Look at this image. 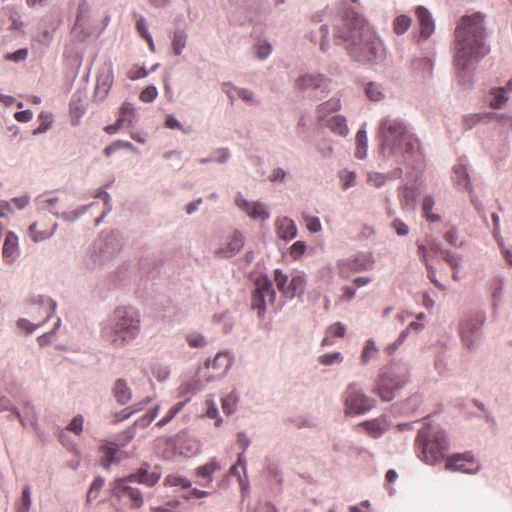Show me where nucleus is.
<instances>
[{"instance_id": "obj_1", "label": "nucleus", "mask_w": 512, "mask_h": 512, "mask_svg": "<svg viewBox=\"0 0 512 512\" xmlns=\"http://www.w3.org/2000/svg\"><path fill=\"white\" fill-rule=\"evenodd\" d=\"M484 15L480 12L460 18L455 29L454 64L457 70L466 71L488 52Z\"/></svg>"}, {"instance_id": "obj_2", "label": "nucleus", "mask_w": 512, "mask_h": 512, "mask_svg": "<svg viewBox=\"0 0 512 512\" xmlns=\"http://www.w3.org/2000/svg\"><path fill=\"white\" fill-rule=\"evenodd\" d=\"M346 24L348 31L344 36V46L348 54L358 62L375 60L383 43L367 20L351 11L347 14Z\"/></svg>"}, {"instance_id": "obj_3", "label": "nucleus", "mask_w": 512, "mask_h": 512, "mask_svg": "<svg viewBox=\"0 0 512 512\" xmlns=\"http://www.w3.org/2000/svg\"><path fill=\"white\" fill-rule=\"evenodd\" d=\"M140 331L139 314L133 308L118 307L103 324L101 337L116 348L133 341Z\"/></svg>"}, {"instance_id": "obj_4", "label": "nucleus", "mask_w": 512, "mask_h": 512, "mask_svg": "<svg viewBox=\"0 0 512 512\" xmlns=\"http://www.w3.org/2000/svg\"><path fill=\"white\" fill-rule=\"evenodd\" d=\"M415 447L422 461L434 465L443 459L448 449V441L443 431L427 426L419 430Z\"/></svg>"}, {"instance_id": "obj_5", "label": "nucleus", "mask_w": 512, "mask_h": 512, "mask_svg": "<svg viewBox=\"0 0 512 512\" xmlns=\"http://www.w3.org/2000/svg\"><path fill=\"white\" fill-rule=\"evenodd\" d=\"M408 380V371L406 368L391 365L386 367L380 374L375 392L383 401H391L395 397V392L399 390Z\"/></svg>"}, {"instance_id": "obj_6", "label": "nucleus", "mask_w": 512, "mask_h": 512, "mask_svg": "<svg viewBox=\"0 0 512 512\" xmlns=\"http://www.w3.org/2000/svg\"><path fill=\"white\" fill-rule=\"evenodd\" d=\"M380 135L383 151L388 150L390 154L396 153L403 143L409 148L412 147L410 137L406 133V127L400 120L384 119L380 125ZM406 151H408V148H406Z\"/></svg>"}, {"instance_id": "obj_7", "label": "nucleus", "mask_w": 512, "mask_h": 512, "mask_svg": "<svg viewBox=\"0 0 512 512\" xmlns=\"http://www.w3.org/2000/svg\"><path fill=\"white\" fill-rule=\"evenodd\" d=\"M252 293V309L257 311L258 317L263 318L266 312V305L273 304L276 293L272 281L267 276H260L255 280Z\"/></svg>"}, {"instance_id": "obj_8", "label": "nucleus", "mask_w": 512, "mask_h": 512, "mask_svg": "<svg viewBox=\"0 0 512 512\" xmlns=\"http://www.w3.org/2000/svg\"><path fill=\"white\" fill-rule=\"evenodd\" d=\"M374 407V400L366 396L356 384H350L345 391L344 412L346 415H360Z\"/></svg>"}, {"instance_id": "obj_9", "label": "nucleus", "mask_w": 512, "mask_h": 512, "mask_svg": "<svg viewBox=\"0 0 512 512\" xmlns=\"http://www.w3.org/2000/svg\"><path fill=\"white\" fill-rule=\"evenodd\" d=\"M234 202L252 220L266 221L270 218L267 205L261 201H249L239 192L236 194Z\"/></svg>"}, {"instance_id": "obj_10", "label": "nucleus", "mask_w": 512, "mask_h": 512, "mask_svg": "<svg viewBox=\"0 0 512 512\" xmlns=\"http://www.w3.org/2000/svg\"><path fill=\"white\" fill-rule=\"evenodd\" d=\"M445 468L450 471L476 473L480 465L471 452L456 453L446 459Z\"/></svg>"}, {"instance_id": "obj_11", "label": "nucleus", "mask_w": 512, "mask_h": 512, "mask_svg": "<svg viewBox=\"0 0 512 512\" xmlns=\"http://www.w3.org/2000/svg\"><path fill=\"white\" fill-rule=\"evenodd\" d=\"M131 483L126 477L114 481L112 494L117 498H129L133 508H140L143 505V496L138 488L129 485Z\"/></svg>"}, {"instance_id": "obj_12", "label": "nucleus", "mask_w": 512, "mask_h": 512, "mask_svg": "<svg viewBox=\"0 0 512 512\" xmlns=\"http://www.w3.org/2000/svg\"><path fill=\"white\" fill-rule=\"evenodd\" d=\"M484 322V316L477 314L473 317L465 319L460 326L462 341L467 347H471L478 339L479 330Z\"/></svg>"}, {"instance_id": "obj_13", "label": "nucleus", "mask_w": 512, "mask_h": 512, "mask_svg": "<svg viewBox=\"0 0 512 512\" xmlns=\"http://www.w3.org/2000/svg\"><path fill=\"white\" fill-rule=\"evenodd\" d=\"M113 85V71L111 65H107L98 72L93 97L102 102L106 99Z\"/></svg>"}, {"instance_id": "obj_14", "label": "nucleus", "mask_w": 512, "mask_h": 512, "mask_svg": "<svg viewBox=\"0 0 512 512\" xmlns=\"http://www.w3.org/2000/svg\"><path fill=\"white\" fill-rule=\"evenodd\" d=\"M233 362L234 358L229 352H219L213 360L207 359L205 362L206 368H212L218 371L216 376L209 377L207 381L224 377L228 370L232 367Z\"/></svg>"}, {"instance_id": "obj_15", "label": "nucleus", "mask_w": 512, "mask_h": 512, "mask_svg": "<svg viewBox=\"0 0 512 512\" xmlns=\"http://www.w3.org/2000/svg\"><path fill=\"white\" fill-rule=\"evenodd\" d=\"M244 246L243 234L235 230L233 235L223 247H219L214 251V254L218 258L228 259L238 254Z\"/></svg>"}, {"instance_id": "obj_16", "label": "nucleus", "mask_w": 512, "mask_h": 512, "mask_svg": "<svg viewBox=\"0 0 512 512\" xmlns=\"http://www.w3.org/2000/svg\"><path fill=\"white\" fill-rule=\"evenodd\" d=\"M415 15L420 26V37L424 40L428 39L435 30L434 19L427 8L417 6Z\"/></svg>"}, {"instance_id": "obj_17", "label": "nucleus", "mask_w": 512, "mask_h": 512, "mask_svg": "<svg viewBox=\"0 0 512 512\" xmlns=\"http://www.w3.org/2000/svg\"><path fill=\"white\" fill-rule=\"evenodd\" d=\"M277 236L284 241H290L297 236V227L294 221L286 216L278 217L275 220Z\"/></svg>"}, {"instance_id": "obj_18", "label": "nucleus", "mask_w": 512, "mask_h": 512, "mask_svg": "<svg viewBox=\"0 0 512 512\" xmlns=\"http://www.w3.org/2000/svg\"><path fill=\"white\" fill-rule=\"evenodd\" d=\"M95 248L98 249L102 255L98 260L94 261V264L102 265V258L112 256L119 249V245L117 243L116 237L113 234H107L98 240V242L95 244Z\"/></svg>"}, {"instance_id": "obj_19", "label": "nucleus", "mask_w": 512, "mask_h": 512, "mask_svg": "<svg viewBox=\"0 0 512 512\" xmlns=\"http://www.w3.org/2000/svg\"><path fill=\"white\" fill-rule=\"evenodd\" d=\"M322 121L324 126L336 135L345 137L349 132L346 119L342 115L322 116Z\"/></svg>"}, {"instance_id": "obj_20", "label": "nucleus", "mask_w": 512, "mask_h": 512, "mask_svg": "<svg viewBox=\"0 0 512 512\" xmlns=\"http://www.w3.org/2000/svg\"><path fill=\"white\" fill-rule=\"evenodd\" d=\"M126 478L130 482H137L148 487H152L158 483L160 475L155 472H149L145 468H140L135 473L128 475Z\"/></svg>"}, {"instance_id": "obj_21", "label": "nucleus", "mask_w": 512, "mask_h": 512, "mask_svg": "<svg viewBox=\"0 0 512 512\" xmlns=\"http://www.w3.org/2000/svg\"><path fill=\"white\" fill-rule=\"evenodd\" d=\"M112 392L115 400L120 405H126L132 398V391L126 380L122 378L115 381Z\"/></svg>"}, {"instance_id": "obj_22", "label": "nucleus", "mask_w": 512, "mask_h": 512, "mask_svg": "<svg viewBox=\"0 0 512 512\" xmlns=\"http://www.w3.org/2000/svg\"><path fill=\"white\" fill-rule=\"evenodd\" d=\"M357 427L363 428L364 431L373 438L381 436L387 429L386 422L383 419L365 421L360 423Z\"/></svg>"}, {"instance_id": "obj_23", "label": "nucleus", "mask_w": 512, "mask_h": 512, "mask_svg": "<svg viewBox=\"0 0 512 512\" xmlns=\"http://www.w3.org/2000/svg\"><path fill=\"white\" fill-rule=\"evenodd\" d=\"M295 85L302 92L314 91L320 86V79L317 76L304 74L296 79Z\"/></svg>"}, {"instance_id": "obj_24", "label": "nucleus", "mask_w": 512, "mask_h": 512, "mask_svg": "<svg viewBox=\"0 0 512 512\" xmlns=\"http://www.w3.org/2000/svg\"><path fill=\"white\" fill-rule=\"evenodd\" d=\"M18 237L15 233L9 231L7 232L4 240V245L2 249V256L4 259H10L15 257L18 251Z\"/></svg>"}, {"instance_id": "obj_25", "label": "nucleus", "mask_w": 512, "mask_h": 512, "mask_svg": "<svg viewBox=\"0 0 512 512\" xmlns=\"http://www.w3.org/2000/svg\"><path fill=\"white\" fill-rule=\"evenodd\" d=\"M453 179L459 187L463 189L470 188L469 176L465 165L458 164L454 166Z\"/></svg>"}, {"instance_id": "obj_26", "label": "nucleus", "mask_w": 512, "mask_h": 512, "mask_svg": "<svg viewBox=\"0 0 512 512\" xmlns=\"http://www.w3.org/2000/svg\"><path fill=\"white\" fill-rule=\"evenodd\" d=\"M304 286V277L300 274L294 275L288 284V291L286 297L294 298L295 296L301 295L304 292Z\"/></svg>"}, {"instance_id": "obj_27", "label": "nucleus", "mask_w": 512, "mask_h": 512, "mask_svg": "<svg viewBox=\"0 0 512 512\" xmlns=\"http://www.w3.org/2000/svg\"><path fill=\"white\" fill-rule=\"evenodd\" d=\"M356 148L355 156L358 159H364L367 154V133L364 129L358 130L355 136Z\"/></svg>"}, {"instance_id": "obj_28", "label": "nucleus", "mask_w": 512, "mask_h": 512, "mask_svg": "<svg viewBox=\"0 0 512 512\" xmlns=\"http://www.w3.org/2000/svg\"><path fill=\"white\" fill-rule=\"evenodd\" d=\"M93 205L94 203L81 205L75 210L62 212L60 219H62L66 223H73L77 221L80 217H82L84 214H86Z\"/></svg>"}, {"instance_id": "obj_29", "label": "nucleus", "mask_w": 512, "mask_h": 512, "mask_svg": "<svg viewBox=\"0 0 512 512\" xmlns=\"http://www.w3.org/2000/svg\"><path fill=\"white\" fill-rule=\"evenodd\" d=\"M37 202L41 205V208L47 209L55 217H61V213L55 209V205L59 202V198L57 196L50 195L46 197L45 195H42L37 198Z\"/></svg>"}, {"instance_id": "obj_30", "label": "nucleus", "mask_w": 512, "mask_h": 512, "mask_svg": "<svg viewBox=\"0 0 512 512\" xmlns=\"http://www.w3.org/2000/svg\"><path fill=\"white\" fill-rule=\"evenodd\" d=\"M187 42V34L182 29H177L174 31L173 39H172V49L174 54L181 55Z\"/></svg>"}, {"instance_id": "obj_31", "label": "nucleus", "mask_w": 512, "mask_h": 512, "mask_svg": "<svg viewBox=\"0 0 512 512\" xmlns=\"http://www.w3.org/2000/svg\"><path fill=\"white\" fill-rule=\"evenodd\" d=\"M150 401L149 398H146L144 401H141L135 405L127 407L126 409L115 414L114 422H121L128 419L132 414L141 411Z\"/></svg>"}, {"instance_id": "obj_32", "label": "nucleus", "mask_w": 512, "mask_h": 512, "mask_svg": "<svg viewBox=\"0 0 512 512\" xmlns=\"http://www.w3.org/2000/svg\"><path fill=\"white\" fill-rule=\"evenodd\" d=\"M506 92L509 91L505 87L492 89L490 94L493 98L490 101V107L493 109L501 108L508 100L505 96Z\"/></svg>"}, {"instance_id": "obj_33", "label": "nucleus", "mask_w": 512, "mask_h": 512, "mask_svg": "<svg viewBox=\"0 0 512 512\" xmlns=\"http://www.w3.org/2000/svg\"><path fill=\"white\" fill-rule=\"evenodd\" d=\"M412 23V19L407 15L397 16L392 23L393 31L397 35H403L408 31Z\"/></svg>"}, {"instance_id": "obj_34", "label": "nucleus", "mask_w": 512, "mask_h": 512, "mask_svg": "<svg viewBox=\"0 0 512 512\" xmlns=\"http://www.w3.org/2000/svg\"><path fill=\"white\" fill-rule=\"evenodd\" d=\"M239 401V397L236 391L230 392L222 399V409L223 412L227 415L233 414L237 409V404Z\"/></svg>"}, {"instance_id": "obj_35", "label": "nucleus", "mask_w": 512, "mask_h": 512, "mask_svg": "<svg viewBox=\"0 0 512 512\" xmlns=\"http://www.w3.org/2000/svg\"><path fill=\"white\" fill-rule=\"evenodd\" d=\"M102 196H105V209L103 210L101 216H99L96 220H95V225L98 226L100 225V223H102V221L104 220V218L112 211L113 209V206H112V200H111V196L110 194L105 191L104 189L100 188L98 189L96 192H95V195L94 197H102Z\"/></svg>"}, {"instance_id": "obj_36", "label": "nucleus", "mask_w": 512, "mask_h": 512, "mask_svg": "<svg viewBox=\"0 0 512 512\" xmlns=\"http://www.w3.org/2000/svg\"><path fill=\"white\" fill-rule=\"evenodd\" d=\"M32 504L31 499V488L29 485H25L22 491L21 498L16 504V512H29Z\"/></svg>"}, {"instance_id": "obj_37", "label": "nucleus", "mask_w": 512, "mask_h": 512, "mask_svg": "<svg viewBox=\"0 0 512 512\" xmlns=\"http://www.w3.org/2000/svg\"><path fill=\"white\" fill-rule=\"evenodd\" d=\"M434 199L431 196H425L422 202L423 216L430 222L440 221L439 215L432 212Z\"/></svg>"}, {"instance_id": "obj_38", "label": "nucleus", "mask_w": 512, "mask_h": 512, "mask_svg": "<svg viewBox=\"0 0 512 512\" xmlns=\"http://www.w3.org/2000/svg\"><path fill=\"white\" fill-rule=\"evenodd\" d=\"M105 484V479L102 476H97L92 482L87 494H86V503L91 504V502L96 499L99 495V492L103 488Z\"/></svg>"}, {"instance_id": "obj_39", "label": "nucleus", "mask_w": 512, "mask_h": 512, "mask_svg": "<svg viewBox=\"0 0 512 512\" xmlns=\"http://www.w3.org/2000/svg\"><path fill=\"white\" fill-rule=\"evenodd\" d=\"M220 469V465L216 460H211L203 466H200L196 470V474L199 477L207 478L208 482L212 481L211 475Z\"/></svg>"}, {"instance_id": "obj_40", "label": "nucleus", "mask_w": 512, "mask_h": 512, "mask_svg": "<svg viewBox=\"0 0 512 512\" xmlns=\"http://www.w3.org/2000/svg\"><path fill=\"white\" fill-rule=\"evenodd\" d=\"M254 51L258 59L265 60L272 51L271 44L265 39H258L254 45Z\"/></svg>"}, {"instance_id": "obj_41", "label": "nucleus", "mask_w": 512, "mask_h": 512, "mask_svg": "<svg viewBox=\"0 0 512 512\" xmlns=\"http://www.w3.org/2000/svg\"><path fill=\"white\" fill-rule=\"evenodd\" d=\"M69 108H70V113L73 116H75L76 118H80V117H82L84 115L85 108H84V105L82 103V99H81V95L80 94L75 93L72 96V99H71L70 104H69Z\"/></svg>"}, {"instance_id": "obj_42", "label": "nucleus", "mask_w": 512, "mask_h": 512, "mask_svg": "<svg viewBox=\"0 0 512 512\" xmlns=\"http://www.w3.org/2000/svg\"><path fill=\"white\" fill-rule=\"evenodd\" d=\"M367 97L372 101H380L384 98L381 86L374 82H369L365 87Z\"/></svg>"}, {"instance_id": "obj_43", "label": "nucleus", "mask_w": 512, "mask_h": 512, "mask_svg": "<svg viewBox=\"0 0 512 512\" xmlns=\"http://www.w3.org/2000/svg\"><path fill=\"white\" fill-rule=\"evenodd\" d=\"M233 90L237 94L239 98H241L244 102L251 105H259L260 101L256 98L253 91L246 88L233 87Z\"/></svg>"}, {"instance_id": "obj_44", "label": "nucleus", "mask_w": 512, "mask_h": 512, "mask_svg": "<svg viewBox=\"0 0 512 512\" xmlns=\"http://www.w3.org/2000/svg\"><path fill=\"white\" fill-rule=\"evenodd\" d=\"M378 354V349L375 346L374 341L368 340L365 343V346L363 348L362 354H361V362L363 364L368 363L371 359L376 357Z\"/></svg>"}, {"instance_id": "obj_45", "label": "nucleus", "mask_w": 512, "mask_h": 512, "mask_svg": "<svg viewBox=\"0 0 512 512\" xmlns=\"http://www.w3.org/2000/svg\"><path fill=\"white\" fill-rule=\"evenodd\" d=\"M29 197L27 195L12 198L10 202H1L0 210L11 211L10 204L13 203L17 209H23L29 204Z\"/></svg>"}, {"instance_id": "obj_46", "label": "nucleus", "mask_w": 512, "mask_h": 512, "mask_svg": "<svg viewBox=\"0 0 512 512\" xmlns=\"http://www.w3.org/2000/svg\"><path fill=\"white\" fill-rule=\"evenodd\" d=\"M345 333V327L341 323H335L327 328L326 330V338L322 340V345L330 344L329 337L331 335L342 337Z\"/></svg>"}, {"instance_id": "obj_47", "label": "nucleus", "mask_w": 512, "mask_h": 512, "mask_svg": "<svg viewBox=\"0 0 512 512\" xmlns=\"http://www.w3.org/2000/svg\"><path fill=\"white\" fill-rule=\"evenodd\" d=\"M339 178L343 189H348L355 184L356 174L353 171L342 170L339 172Z\"/></svg>"}, {"instance_id": "obj_48", "label": "nucleus", "mask_w": 512, "mask_h": 512, "mask_svg": "<svg viewBox=\"0 0 512 512\" xmlns=\"http://www.w3.org/2000/svg\"><path fill=\"white\" fill-rule=\"evenodd\" d=\"M288 277L285 275L281 269H276L274 271V281L276 282L277 288L287 296L288 285H287Z\"/></svg>"}, {"instance_id": "obj_49", "label": "nucleus", "mask_w": 512, "mask_h": 512, "mask_svg": "<svg viewBox=\"0 0 512 512\" xmlns=\"http://www.w3.org/2000/svg\"><path fill=\"white\" fill-rule=\"evenodd\" d=\"M39 119H41V124L33 130V135H38L45 133L48 129H50L52 125V117L50 114L41 113L39 115Z\"/></svg>"}, {"instance_id": "obj_50", "label": "nucleus", "mask_w": 512, "mask_h": 512, "mask_svg": "<svg viewBox=\"0 0 512 512\" xmlns=\"http://www.w3.org/2000/svg\"><path fill=\"white\" fill-rule=\"evenodd\" d=\"M158 411L159 406L154 407L149 413L136 420L134 426H139L141 428L147 427L156 418Z\"/></svg>"}, {"instance_id": "obj_51", "label": "nucleus", "mask_w": 512, "mask_h": 512, "mask_svg": "<svg viewBox=\"0 0 512 512\" xmlns=\"http://www.w3.org/2000/svg\"><path fill=\"white\" fill-rule=\"evenodd\" d=\"M288 178V173L281 167H275L268 179L273 183H285Z\"/></svg>"}, {"instance_id": "obj_52", "label": "nucleus", "mask_w": 512, "mask_h": 512, "mask_svg": "<svg viewBox=\"0 0 512 512\" xmlns=\"http://www.w3.org/2000/svg\"><path fill=\"white\" fill-rule=\"evenodd\" d=\"M4 57L7 61L22 62L25 61L28 57V49L21 48L16 50L15 52L5 54Z\"/></svg>"}, {"instance_id": "obj_53", "label": "nucleus", "mask_w": 512, "mask_h": 512, "mask_svg": "<svg viewBox=\"0 0 512 512\" xmlns=\"http://www.w3.org/2000/svg\"><path fill=\"white\" fill-rule=\"evenodd\" d=\"M158 95V91L155 86L150 85L143 89L140 93V100L145 103H150L155 100Z\"/></svg>"}, {"instance_id": "obj_54", "label": "nucleus", "mask_w": 512, "mask_h": 512, "mask_svg": "<svg viewBox=\"0 0 512 512\" xmlns=\"http://www.w3.org/2000/svg\"><path fill=\"white\" fill-rule=\"evenodd\" d=\"M484 115L482 114H468L463 117V125L466 130L472 129L475 125L480 123Z\"/></svg>"}, {"instance_id": "obj_55", "label": "nucleus", "mask_w": 512, "mask_h": 512, "mask_svg": "<svg viewBox=\"0 0 512 512\" xmlns=\"http://www.w3.org/2000/svg\"><path fill=\"white\" fill-rule=\"evenodd\" d=\"M186 340L192 348H201L207 344L205 337L201 334H189L187 335Z\"/></svg>"}, {"instance_id": "obj_56", "label": "nucleus", "mask_w": 512, "mask_h": 512, "mask_svg": "<svg viewBox=\"0 0 512 512\" xmlns=\"http://www.w3.org/2000/svg\"><path fill=\"white\" fill-rule=\"evenodd\" d=\"M57 229H58V224L54 223L52 225L51 230H49V231L44 230L43 232H36L32 236V241L37 243V242H42V241H45L47 239H50L52 236H54V234L56 233Z\"/></svg>"}, {"instance_id": "obj_57", "label": "nucleus", "mask_w": 512, "mask_h": 512, "mask_svg": "<svg viewBox=\"0 0 512 512\" xmlns=\"http://www.w3.org/2000/svg\"><path fill=\"white\" fill-rule=\"evenodd\" d=\"M386 180L387 177L384 174L378 172L369 173L367 177V182L376 188H379L382 185H384Z\"/></svg>"}, {"instance_id": "obj_58", "label": "nucleus", "mask_w": 512, "mask_h": 512, "mask_svg": "<svg viewBox=\"0 0 512 512\" xmlns=\"http://www.w3.org/2000/svg\"><path fill=\"white\" fill-rule=\"evenodd\" d=\"M84 419L82 415L75 416L67 426V429L75 434H80L83 430Z\"/></svg>"}, {"instance_id": "obj_59", "label": "nucleus", "mask_w": 512, "mask_h": 512, "mask_svg": "<svg viewBox=\"0 0 512 512\" xmlns=\"http://www.w3.org/2000/svg\"><path fill=\"white\" fill-rule=\"evenodd\" d=\"M136 28L142 38H144L145 40H150L151 34L149 33V31L147 29L145 18L141 15L138 16V18L136 20Z\"/></svg>"}, {"instance_id": "obj_60", "label": "nucleus", "mask_w": 512, "mask_h": 512, "mask_svg": "<svg viewBox=\"0 0 512 512\" xmlns=\"http://www.w3.org/2000/svg\"><path fill=\"white\" fill-rule=\"evenodd\" d=\"M306 250V244L303 241H296L290 248V255L294 259H299Z\"/></svg>"}, {"instance_id": "obj_61", "label": "nucleus", "mask_w": 512, "mask_h": 512, "mask_svg": "<svg viewBox=\"0 0 512 512\" xmlns=\"http://www.w3.org/2000/svg\"><path fill=\"white\" fill-rule=\"evenodd\" d=\"M166 482H168L172 486H180L182 488L191 487V482L186 478L180 476H169L166 478Z\"/></svg>"}, {"instance_id": "obj_62", "label": "nucleus", "mask_w": 512, "mask_h": 512, "mask_svg": "<svg viewBox=\"0 0 512 512\" xmlns=\"http://www.w3.org/2000/svg\"><path fill=\"white\" fill-rule=\"evenodd\" d=\"M392 227L399 236H406L409 233V227L398 218L393 220Z\"/></svg>"}, {"instance_id": "obj_63", "label": "nucleus", "mask_w": 512, "mask_h": 512, "mask_svg": "<svg viewBox=\"0 0 512 512\" xmlns=\"http://www.w3.org/2000/svg\"><path fill=\"white\" fill-rule=\"evenodd\" d=\"M342 356L339 352L328 353L322 355V365H331L334 363H340L342 361Z\"/></svg>"}, {"instance_id": "obj_64", "label": "nucleus", "mask_w": 512, "mask_h": 512, "mask_svg": "<svg viewBox=\"0 0 512 512\" xmlns=\"http://www.w3.org/2000/svg\"><path fill=\"white\" fill-rule=\"evenodd\" d=\"M134 113V107L129 102H124L119 110V116L125 117L126 121L131 123L132 119L130 118L131 115Z\"/></svg>"}]
</instances>
